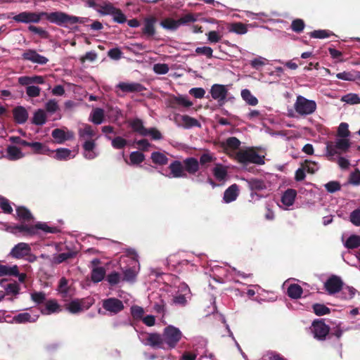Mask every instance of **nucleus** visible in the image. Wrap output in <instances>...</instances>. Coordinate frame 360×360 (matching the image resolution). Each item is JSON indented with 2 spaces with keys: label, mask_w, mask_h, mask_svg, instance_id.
<instances>
[{
  "label": "nucleus",
  "mask_w": 360,
  "mask_h": 360,
  "mask_svg": "<svg viewBox=\"0 0 360 360\" xmlns=\"http://www.w3.org/2000/svg\"><path fill=\"white\" fill-rule=\"evenodd\" d=\"M342 101L351 105L360 103V98L355 94H348L344 96Z\"/></svg>",
  "instance_id": "60"
},
{
  "label": "nucleus",
  "mask_w": 360,
  "mask_h": 360,
  "mask_svg": "<svg viewBox=\"0 0 360 360\" xmlns=\"http://www.w3.org/2000/svg\"><path fill=\"white\" fill-rule=\"evenodd\" d=\"M30 252H31V248L29 244L19 243L12 248L10 255L15 259H22L30 255Z\"/></svg>",
  "instance_id": "12"
},
{
  "label": "nucleus",
  "mask_w": 360,
  "mask_h": 360,
  "mask_svg": "<svg viewBox=\"0 0 360 360\" xmlns=\"http://www.w3.org/2000/svg\"><path fill=\"white\" fill-rule=\"evenodd\" d=\"M212 172L214 176L219 181H224L228 174L226 167L220 163L215 165Z\"/></svg>",
  "instance_id": "27"
},
{
  "label": "nucleus",
  "mask_w": 360,
  "mask_h": 360,
  "mask_svg": "<svg viewBox=\"0 0 360 360\" xmlns=\"http://www.w3.org/2000/svg\"><path fill=\"white\" fill-rule=\"evenodd\" d=\"M351 146V143L347 139H339L335 142L328 141L326 146L325 156L328 160L333 162L336 159V155L347 153Z\"/></svg>",
  "instance_id": "1"
},
{
  "label": "nucleus",
  "mask_w": 360,
  "mask_h": 360,
  "mask_svg": "<svg viewBox=\"0 0 360 360\" xmlns=\"http://www.w3.org/2000/svg\"><path fill=\"white\" fill-rule=\"evenodd\" d=\"M228 30L231 32L238 34H244L248 32L247 25L242 22H233L228 24Z\"/></svg>",
  "instance_id": "28"
},
{
  "label": "nucleus",
  "mask_w": 360,
  "mask_h": 360,
  "mask_svg": "<svg viewBox=\"0 0 360 360\" xmlns=\"http://www.w3.org/2000/svg\"><path fill=\"white\" fill-rule=\"evenodd\" d=\"M210 93L212 98L217 101L219 106H223L226 102L229 91L225 85L214 84L211 86Z\"/></svg>",
  "instance_id": "8"
},
{
  "label": "nucleus",
  "mask_w": 360,
  "mask_h": 360,
  "mask_svg": "<svg viewBox=\"0 0 360 360\" xmlns=\"http://www.w3.org/2000/svg\"><path fill=\"white\" fill-rule=\"evenodd\" d=\"M343 287V281L341 278L336 276H330L324 283V288L328 295H332L340 292Z\"/></svg>",
  "instance_id": "9"
},
{
  "label": "nucleus",
  "mask_w": 360,
  "mask_h": 360,
  "mask_svg": "<svg viewBox=\"0 0 360 360\" xmlns=\"http://www.w3.org/2000/svg\"><path fill=\"white\" fill-rule=\"evenodd\" d=\"M347 249H354L360 246V236L357 235L350 236L345 243Z\"/></svg>",
  "instance_id": "40"
},
{
  "label": "nucleus",
  "mask_w": 360,
  "mask_h": 360,
  "mask_svg": "<svg viewBox=\"0 0 360 360\" xmlns=\"http://www.w3.org/2000/svg\"><path fill=\"white\" fill-rule=\"evenodd\" d=\"M116 88L124 94L141 92L146 90V88L141 84L136 82L128 83L122 82L117 84Z\"/></svg>",
  "instance_id": "13"
},
{
  "label": "nucleus",
  "mask_w": 360,
  "mask_h": 360,
  "mask_svg": "<svg viewBox=\"0 0 360 360\" xmlns=\"http://www.w3.org/2000/svg\"><path fill=\"white\" fill-rule=\"evenodd\" d=\"M248 185L251 191H261L266 189L265 182L262 179H251L248 181Z\"/></svg>",
  "instance_id": "35"
},
{
  "label": "nucleus",
  "mask_w": 360,
  "mask_h": 360,
  "mask_svg": "<svg viewBox=\"0 0 360 360\" xmlns=\"http://www.w3.org/2000/svg\"><path fill=\"white\" fill-rule=\"evenodd\" d=\"M61 311L60 306L56 300H49L46 301L45 307L41 309L43 314L48 315Z\"/></svg>",
  "instance_id": "22"
},
{
  "label": "nucleus",
  "mask_w": 360,
  "mask_h": 360,
  "mask_svg": "<svg viewBox=\"0 0 360 360\" xmlns=\"http://www.w3.org/2000/svg\"><path fill=\"white\" fill-rule=\"evenodd\" d=\"M160 25L166 30H176L179 27V23L178 20L167 18L161 21Z\"/></svg>",
  "instance_id": "38"
},
{
  "label": "nucleus",
  "mask_w": 360,
  "mask_h": 360,
  "mask_svg": "<svg viewBox=\"0 0 360 360\" xmlns=\"http://www.w3.org/2000/svg\"><path fill=\"white\" fill-rule=\"evenodd\" d=\"M311 331L315 339L323 341L329 335L330 327L325 323L323 319H316L312 322Z\"/></svg>",
  "instance_id": "7"
},
{
  "label": "nucleus",
  "mask_w": 360,
  "mask_h": 360,
  "mask_svg": "<svg viewBox=\"0 0 360 360\" xmlns=\"http://www.w3.org/2000/svg\"><path fill=\"white\" fill-rule=\"evenodd\" d=\"M169 169L171 172V176L173 178L187 177V174L184 171V164L179 160H174L171 162Z\"/></svg>",
  "instance_id": "15"
},
{
  "label": "nucleus",
  "mask_w": 360,
  "mask_h": 360,
  "mask_svg": "<svg viewBox=\"0 0 360 360\" xmlns=\"http://www.w3.org/2000/svg\"><path fill=\"white\" fill-rule=\"evenodd\" d=\"M7 156L9 160H16L23 157L20 148L15 146H9L7 148Z\"/></svg>",
  "instance_id": "31"
},
{
  "label": "nucleus",
  "mask_w": 360,
  "mask_h": 360,
  "mask_svg": "<svg viewBox=\"0 0 360 360\" xmlns=\"http://www.w3.org/2000/svg\"><path fill=\"white\" fill-rule=\"evenodd\" d=\"M131 314L134 319L140 320L143 316L144 310L141 307L134 305L131 307Z\"/></svg>",
  "instance_id": "57"
},
{
  "label": "nucleus",
  "mask_w": 360,
  "mask_h": 360,
  "mask_svg": "<svg viewBox=\"0 0 360 360\" xmlns=\"http://www.w3.org/2000/svg\"><path fill=\"white\" fill-rule=\"evenodd\" d=\"M52 137L58 143H62L66 140H69L73 137V133L71 131H65L61 129H55L51 133Z\"/></svg>",
  "instance_id": "21"
},
{
  "label": "nucleus",
  "mask_w": 360,
  "mask_h": 360,
  "mask_svg": "<svg viewBox=\"0 0 360 360\" xmlns=\"http://www.w3.org/2000/svg\"><path fill=\"white\" fill-rule=\"evenodd\" d=\"M157 18L150 16L144 19L143 26L141 29L142 33L147 37H151L155 34V24Z\"/></svg>",
  "instance_id": "14"
},
{
  "label": "nucleus",
  "mask_w": 360,
  "mask_h": 360,
  "mask_svg": "<svg viewBox=\"0 0 360 360\" xmlns=\"http://www.w3.org/2000/svg\"><path fill=\"white\" fill-rule=\"evenodd\" d=\"M104 117V110L102 108H97L94 110L91 115V122L96 124H100L103 122Z\"/></svg>",
  "instance_id": "41"
},
{
  "label": "nucleus",
  "mask_w": 360,
  "mask_h": 360,
  "mask_svg": "<svg viewBox=\"0 0 360 360\" xmlns=\"http://www.w3.org/2000/svg\"><path fill=\"white\" fill-rule=\"evenodd\" d=\"M103 308L110 314H117L124 309L122 302L115 297H110L103 300Z\"/></svg>",
  "instance_id": "10"
},
{
  "label": "nucleus",
  "mask_w": 360,
  "mask_h": 360,
  "mask_svg": "<svg viewBox=\"0 0 360 360\" xmlns=\"http://www.w3.org/2000/svg\"><path fill=\"white\" fill-rule=\"evenodd\" d=\"M153 162L159 165H165L168 163V158L160 152H153L150 157Z\"/></svg>",
  "instance_id": "34"
},
{
  "label": "nucleus",
  "mask_w": 360,
  "mask_h": 360,
  "mask_svg": "<svg viewBox=\"0 0 360 360\" xmlns=\"http://www.w3.org/2000/svg\"><path fill=\"white\" fill-rule=\"evenodd\" d=\"M316 103L309 100L302 96H297L294 103L295 112L300 116H307L313 114L316 110Z\"/></svg>",
  "instance_id": "4"
},
{
  "label": "nucleus",
  "mask_w": 360,
  "mask_h": 360,
  "mask_svg": "<svg viewBox=\"0 0 360 360\" xmlns=\"http://www.w3.org/2000/svg\"><path fill=\"white\" fill-rule=\"evenodd\" d=\"M241 96L243 99L249 105L255 106L257 105L258 100L254 96L249 89H243L241 91Z\"/></svg>",
  "instance_id": "37"
},
{
  "label": "nucleus",
  "mask_w": 360,
  "mask_h": 360,
  "mask_svg": "<svg viewBox=\"0 0 360 360\" xmlns=\"http://www.w3.org/2000/svg\"><path fill=\"white\" fill-rule=\"evenodd\" d=\"M162 335L166 349H171L176 346L183 335L178 328L168 326L164 329Z\"/></svg>",
  "instance_id": "5"
},
{
  "label": "nucleus",
  "mask_w": 360,
  "mask_h": 360,
  "mask_svg": "<svg viewBox=\"0 0 360 360\" xmlns=\"http://www.w3.org/2000/svg\"><path fill=\"white\" fill-rule=\"evenodd\" d=\"M105 278L106 281L112 286L117 285L121 281H122V275L117 271L111 272L110 274H108Z\"/></svg>",
  "instance_id": "46"
},
{
  "label": "nucleus",
  "mask_w": 360,
  "mask_h": 360,
  "mask_svg": "<svg viewBox=\"0 0 360 360\" xmlns=\"http://www.w3.org/2000/svg\"><path fill=\"white\" fill-rule=\"evenodd\" d=\"M13 19L17 22H22V23H37L41 19L42 17L40 13H34V12H29V11H23L18 15H15Z\"/></svg>",
  "instance_id": "11"
},
{
  "label": "nucleus",
  "mask_w": 360,
  "mask_h": 360,
  "mask_svg": "<svg viewBox=\"0 0 360 360\" xmlns=\"http://www.w3.org/2000/svg\"><path fill=\"white\" fill-rule=\"evenodd\" d=\"M129 126L134 132L141 136H146V128L143 126V122L139 118H136L129 122Z\"/></svg>",
  "instance_id": "26"
},
{
  "label": "nucleus",
  "mask_w": 360,
  "mask_h": 360,
  "mask_svg": "<svg viewBox=\"0 0 360 360\" xmlns=\"http://www.w3.org/2000/svg\"><path fill=\"white\" fill-rule=\"evenodd\" d=\"M46 121V115L45 112L41 110H37L33 116L32 123L36 125H43Z\"/></svg>",
  "instance_id": "39"
},
{
  "label": "nucleus",
  "mask_w": 360,
  "mask_h": 360,
  "mask_svg": "<svg viewBox=\"0 0 360 360\" xmlns=\"http://www.w3.org/2000/svg\"><path fill=\"white\" fill-rule=\"evenodd\" d=\"M333 34L331 32L325 30H314L310 33V37L311 38H316V39H324L326 37H329Z\"/></svg>",
  "instance_id": "58"
},
{
  "label": "nucleus",
  "mask_w": 360,
  "mask_h": 360,
  "mask_svg": "<svg viewBox=\"0 0 360 360\" xmlns=\"http://www.w3.org/2000/svg\"><path fill=\"white\" fill-rule=\"evenodd\" d=\"M91 8L100 13L101 15H111L113 20L117 23H124L127 21V18L122 11L115 8L111 3H96V0H91Z\"/></svg>",
  "instance_id": "2"
},
{
  "label": "nucleus",
  "mask_w": 360,
  "mask_h": 360,
  "mask_svg": "<svg viewBox=\"0 0 360 360\" xmlns=\"http://www.w3.org/2000/svg\"><path fill=\"white\" fill-rule=\"evenodd\" d=\"M314 314L317 316H323L330 313V309L323 304L316 303L312 305Z\"/></svg>",
  "instance_id": "42"
},
{
  "label": "nucleus",
  "mask_w": 360,
  "mask_h": 360,
  "mask_svg": "<svg viewBox=\"0 0 360 360\" xmlns=\"http://www.w3.org/2000/svg\"><path fill=\"white\" fill-rule=\"evenodd\" d=\"M350 221L356 226H360V209L353 210L349 215Z\"/></svg>",
  "instance_id": "64"
},
{
  "label": "nucleus",
  "mask_w": 360,
  "mask_h": 360,
  "mask_svg": "<svg viewBox=\"0 0 360 360\" xmlns=\"http://www.w3.org/2000/svg\"><path fill=\"white\" fill-rule=\"evenodd\" d=\"M58 290L63 297H66L69 293L68 281L66 278L62 277L58 283Z\"/></svg>",
  "instance_id": "43"
},
{
  "label": "nucleus",
  "mask_w": 360,
  "mask_h": 360,
  "mask_svg": "<svg viewBox=\"0 0 360 360\" xmlns=\"http://www.w3.org/2000/svg\"><path fill=\"white\" fill-rule=\"evenodd\" d=\"M136 272L132 268H128L123 271L122 280L123 281L134 282L136 280Z\"/></svg>",
  "instance_id": "51"
},
{
  "label": "nucleus",
  "mask_w": 360,
  "mask_h": 360,
  "mask_svg": "<svg viewBox=\"0 0 360 360\" xmlns=\"http://www.w3.org/2000/svg\"><path fill=\"white\" fill-rule=\"evenodd\" d=\"M20 288L19 285L15 281L13 283H9L5 286V295H17L20 292Z\"/></svg>",
  "instance_id": "50"
},
{
  "label": "nucleus",
  "mask_w": 360,
  "mask_h": 360,
  "mask_svg": "<svg viewBox=\"0 0 360 360\" xmlns=\"http://www.w3.org/2000/svg\"><path fill=\"white\" fill-rule=\"evenodd\" d=\"M217 158L214 157V154L210 153L209 150H207L205 153H202L199 160V165L207 168V165L215 161Z\"/></svg>",
  "instance_id": "32"
},
{
  "label": "nucleus",
  "mask_w": 360,
  "mask_h": 360,
  "mask_svg": "<svg viewBox=\"0 0 360 360\" xmlns=\"http://www.w3.org/2000/svg\"><path fill=\"white\" fill-rule=\"evenodd\" d=\"M14 120L18 124H24L28 118V112L22 106H17L13 110Z\"/></svg>",
  "instance_id": "20"
},
{
  "label": "nucleus",
  "mask_w": 360,
  "mask_h": 360,
  "mask_svg": "<svg viewBox=\"0 0 360 360\" xmlns=\"http://www.w3.org/2000/svg\"><path fill=\"white\" fill-rule=\"evenodd\" d=\"M183 164L185 172L191 175H195L200 169L198 160L193 157L186 158Z\"/></svg>",
  "instance_id": "17"
},
{
  "label": "nucleus",
  "mask_w": 360,
  "mask_h": 360,
  "mask_svg": "<svg viewBox=\"0 0 360 360\" xmlns=\"http://www.w3.org/2000/svg\"><path fill=\"white\" fill-rule=\"evenodd\" d=\"M129 159L132 165H139L144 161L145 155L140 151H134L131 153Z\"/></svg>",
  "instance_id": "49"
},
{
  "label": "nucleus",
  "mask_w": 360,
  "mask_h": 360,
  "mask_svg": "<svg viewBox=\"0 0 360 360\" xmlns=\"http://www.w3.org/2000/svg\"><path fill=\"white\" fill-rule=\"evenodd\" d=\"M42 18L46 19L51 23L56 24L58 25H66L68 23H75L76 22V18L71 17L68 14L60 12L55 11L51 13L41 12Z\"/></svg>",
  "instance_id": "6"
},
{
  "label": "nucleus",
  "mask_w": 360,
  "mask_h": 360,
  "mask_svg": "<svg viewBox=\"0 0 360 360\" xmlns=\"http://www.w3.org/2000/svg\"><path fill=\"white\" fill-rule=\"evenodd\" d=\"M181 120L183 124L186 128H191L193 127H200V122L195 118L191 117L188 115H184L181 116Z\"/></svg>",
  "instance_id": "47"
},
{
  "label": "nucleus",
  "mask_w": 360,
  "mask_h": 360,
  "mask_svg": "<svg viewBox=\"0 0 360 360\" xmlns=\"http://www.w3.org/2000/svg\"><path fill=\"white\" fill-rule=\"evenodd\" d=\"M34 228L32 225L20 224L11 227V232L22 236H34Z\"/></svg>",
  "instance_id": "16"
},
{
  "label": "nucleus",
  "mask_w": 360,
  "mask_h": 360,
  "mask_svg": "<svg viewBox=\"0 0 360 360\" xmlns=\"http://www.w3.org/2000/svg\"><path fill=\"white\" fill-rule=\"evenodd\" d=\"M105 276V269L103 267H94L91 270V281L98 283Z\"/></svg>",
  "instance_id": "33"
},
{
  "label": "nucleus",
  "mask_w": 360,
  "mask_h": 360,
  "mask_svg": "<svg viewBox=\"0 0 360 360\" xmlns=\"http://www.w3.org/2000/svg\"><path fill=\"white\" fill-rule=\"evenodd\" d=\"M296 196L297 191L295 189L288 188L281 197V202L286 206H291L293 205Z\"/></svg>",
  "instance_id": "25"
},
{
  "label": "nucleus",
  "mask_w": 360,
  "mask_h": 360,
  "mask_svg": "<svg viewBox=\"0 0 360 360\" xmlns=\"http://www.w3.org/2000/svg\"><path fill=\"white\" fill-rule=\"evenodd\" d=\"M357 77V72L356 73H352L350 72H342L338 73L336 75V77L338 79L345 80V81H354L356 79Z\"/></svg>",
  "instance_id": "59"
},
{
  "label": "nucleus",
  "mask_w": 360,
  "mask_h": 360,
  "mask_svg": "<svg viewBox=\"0 0 360 360\" xmlns=\"http://www.w3.org/2000/svg\"><path fill=\"white\" fill-rule=\"evenodd\" d=\"M75 256V253L71 251L58 254L53 257V262L56 264H60L70 258H72Z\"/></svg>",
  "instance_id": "48"
},
{
  "label": "nucleus",
  "mask_w": 360,
  "mask_h": 360,
  "mask_svg": "<svg viewBox=\"0 0 360 360\" xmlns=\"http://www.w3.org/2000/svg\"><path fill=\"white\" fill-rule=\"evenodd\" d=\"M241 142L238 138L231 136L226 139V141L221 143V146L225 150L227 149L237 150Z\"/></svg>",
  "instance_id": "29"
},
{
  "label": "nucleus",
  "mask_w": 360,
  "mask_h": 360,
  "mask_svg": "<svg viewBox=\"0 0 360 360\" xmlns=\"http://www.w3.org/2000/svg\"><path fill=\"white\" fill-rule=\"evenodd\" d=\"M16 213L19 219L24 221H30L33 219L30 211L25 207H18L16 209Z\"/></svg>",
  "instance_id": "36"
},
{
  "label": "nucleus",
  "mask_w": 360,
  "mask_h": 360,
  "mask_svg": "<svg viewBox=\"0 0 360 360\" xmlns=\"http://www.w3.org/2000/svg\"><path fill=\"white\" fill-rule=\"evenodd\" d=\"M37 319H32V316L27 313H20L13 317V320L18 323H24L26 322H34Z\"/></svg>",
  "instance_id": "45"
},
{
  "label": "nucleus",
  "mask_w": 360,
  "mask_h": 360,
  "mask_svg": "<svg viewBox=\"0 0 360 360\" xmlns=\"http://www.w3.org/2000/svg\"><path fill=\"white\" fill-rule=\"evenodd\" d=\"M170 105L175 108L178 105H181L186 108H189L193 105V103L188 101L186 96H173L169 99Z\"/></svg>",
  "instance_id": "23"
},
{
  "label": "nucleus",
  "mask_w": 360,
  "mask_h": 360,
  "mask_svg": "<svg viewBox=\"0 0 360 360\" xmlns=\"http://www.w3.org/2000/svg\"><path fill=\"white\" fill-rule=\"evenodd\" d=\"M147 344L153 348L166 349L163 340V335L158 333H150L146 338Z\"/></svg>",
  "instance_id": "18"
},
{
  "label": "nucleus",
  "mask_w": 360,
  "mask_h": 360,
  "mask_svg": "<svg viewBox=\"0 0 360 360\" xmlns=\"http://www.w3.org/2000/svg\"><path fill=\"white\" fill-rule=\"evenodd\" d=\"M34 235L37 233V231L41 230L46 233H56L58 231V229L56 227H50L45 223H38L34 226Z\"/></svg>",
  "instance_id": "53"
},
{
  "label": "nucleus",
  "mask_w": 360,
  "mask_h": 360,
  "mask_svg": "<svg viewBox=\"0 0 360 360\" xmlns=\"http://www.w3.org/2000/svg\"><path fill=\"white\" fill-rule=\"evenodd\" d=\"M79 134L81 139L84 140L83 147L86 152L90 153V126L82 124L79 128Z\"/></svg>",
  "instance_id": "19"
},
{
  "label": "nucleus",
  "mask_w": 360,
  "mask_h": 360,
  "mask_svg": "<svg viewBox=\"0 0 360 360\" xmlns=\"http://www.w3.org/2000/svg\"><path fill=\"white\" fill-rule=\"evenodd\" d=\"M18 273V266H8L0 264V276L15 275Z\"/></svg>",
  "instance_id": "44"
},
{
  "label": "nucleus",
  "mask_w": 360,
  "mask_h": 360,
  "mask_svg": "<svg viewBox=\"0 0 360 360\" xmlns=\"http://www.w3.org/2000/svg\"><path fill=\"white\" fill-rule=\"evenodd\" d=\"M71 150L68 148H58L56 150V158L59 160H66L70 158Z\"/></svg>",
  "instance_id": "52"
},
{
  "label": "nucleus",
  "mask_w": 360,
  "mask_h": 360,
  "mask_svg": "<svg viewBox=\"0 0 360 360\" xmlns=\"http://www.w3.org/2000/svg\"><path fill=\"white\" fill-rule=\"evenodd\" d=\"M238 186L234 184L231 186H230L224 193V200L229 203L232 201H234L238 195Z\"/></svg>",
  "instance_id": "24"
},
{
  "label": "nucleus",
  "mask_w": 360,
  "mask_h": 360,
  "mask_svg": "<svg viewBox=\"0 0 360 360\" xmlns=\"http://www.w3.org/2000/svg\"><path fill=\"white\" fill-rule=\"evenodd\" d=\"M67 309L72 313H78L81 311H82V307L79 301H72L69 304H67Z\"/></svg>",
  "instance_id": "63"
},
{
  "label": "nucleus",
  "mask_w": 360,
  "mask_h": 360,
  "mask_svg": "<svg viewBox=\"0 0 360 360\" xmlns=\"http://www.w3.org/2000/svg\"><path fill=\"white\" fill-rule=\"evenodd\" d=\"M127 143V140L121 136H116L112 140V146L115 149H122Z\"/></svg>",
  "instance_id": "62"
},
{
  "label": "nucleus",
  "mask_w": 360,
  "mask_h": 360,
  "mask_svg": "<svg viewBox=\"0 0 360 360\" xmlns=\"http://www.w3.org/2000/svg\"><path fill=\"white\" fill-rule=\"evenodd\" d=\"M349 125L346 122H342L338 127V136L342 138H347L350 135V131L348 129Z\"/></svg>",
  "instance_id": "61"
},
{
  "label": "nucleus",
  "mask_w": 360,
  "mask_h": 360,
  "mask_svg": "<svg viewBox=\"0 0 360 360\" xmlns=\"http://www.w3.org/2000/svg\"><path fill=\"white\" fill-rule=\"evenodd\" d=\"M325 188L328 193H333L340 191L341 184L338 181H330L325 184Z\"/></svg>",
  "instance_id": "54"
},
{
  "label": "nucleus",
  "mask_w": 360,
  "mask_h": 360,
  "mask_svg": "<svg viewBox=\"0 0 360 360\" xmlns=\"http://www.w3.org/2000/svg\"><path fill=\"white\" fill-rule=\"evenodd\" d=\"M348 184L354 186L360 185V171L358 169H356L349 174Z\"/></svg>",
  "instance_id": "56"
},
{
  "label": "nucleus",
  "mask_w": 360,
  "mask_h": 360,
  "mask_svg": "<svg viewBox=\"0 0 360 360\" xmlns=\"http://www.w3.org/2000/svg\"><path fill=\"white\" fill-rule=\"evenodd\" d=\"M235 159L238 162L247 165L250 163L256 165L264 164V156L259 155L254 148H248L245 150H240L236 153Z\"/></svg>",
  "instance_id": "3"
},
{
  "label": "nucleus",
  "mask_w": 360,
  "mask_h": 360,
  "mask_svg": "<svg viewBox=\"0 0 360 360\" xmlns=\"http://www.w3.org/2000/svg\"><path fill=\"white\" fill-rule=\"evenodd\" d=\"M305 27V24L303 20L297 18L292 20L291 23V29L297 33L302 32Z\"/></svg>",
  "instance_id": "55"
},
{
  "label": "nucleus",
  "mask_w": 360,
  "mask_h": 360,
  "mask_svg": "<svg viewBox=\"0 0 360 360\" xmlns=\"http://www.w3.org/2000/svg\"><path fill=\"white\" fill-rule=\"evenodd\" d=\"M288 295L292 299H298L301 297L303 292L302 287L298 284H291L288 288Z\"/></svg>",
  "instance_id": "30"
}]
</instances>
